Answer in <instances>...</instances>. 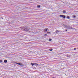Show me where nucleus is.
<instances>
[{"label":"nucleus","instance_id":"1","mask_svg":"<svg viewBox=\"0 0 78 78\" xmlns=\"http://www.w3.org/2000/svg\"><path fill=\"white\" fill-rule=\"evenodd\" d=\"M31 64L32 66H33L34 65H35V66H38V64H37V63H31Z\"/></svg>","mask_w":78,"mask_h":78},{"label":"nucleus","instance_id":"2","mask_svg":"<svg viewBox=\"0 0 78 78\" xmlns=\"http://www.w3.org/2000/svg\"><path fill=\"white\" fill-rule=\"evenodd\" d=\"M55 32V33H59V32H60V33H62V31L57 30Z\"/></svg>","mask_w":78,"mask_h":78},{"label":"nucleus","instance_id":"3","mask_svg":"<svg viewBox=\"0 0 78 78\" xmlns=\"http://www.w3.org/2000/svg\"><path fill=\"white\" fill-rule=\"evenodd\" d=\"M48 30V29H45L44 30V33H46V32Z\"/></svg>","mask_w":78,"mask_h":78},{"label":"nucleus","instance_id":"4","mask_svg":"<svg viewBox=\"0 0 78 78\" xmlns=\"http://www.w3.org/2000/svg\"><path fill=\"white\" fill-rule=\"evenodd\" d=\"M60 17H63L64 19H65L66 18V16H65L64 15H61L60 16Z\"/></svg>","mask_w":78,"mask_h":78},{"label":"nucleus","instance_id":"5","mask_svg":"<svg viewBox=\"0 0 78 78\" xmlns=\"http://www.w3.org/2000/svg\"><path fill=\"white\" fill-rule=\"evenodd\" d=\"M25 31H29V29L26 28L24 29Z\"/></svg>","mask_w":78,"mask_h":78},{"label":"nucleus","instance_id":"6","mask_svg":"<svg viewBox=\"0 0 78 78\" xmlns=\"http://www.w3.org/2000/svg\"><path fill=\"white\" fill-rule=\"evenodd\" d=\"M4 62L5 63H6V62H7V60H5L4 61Z\"/></svg>","mask_w":78,"mask_h":78},{"label":"nucleus","instance_id":"7","mask_svg":"<svg viewBox=\"0 0 78 78\" xmlns=\"http://www.w3.org/2000/svg\"><path fill=\"white\" fill-rule=\"evenodd\" d=\"M63 13H66V10H64L63 11Z\"/></svg>","mask_w":78,"mask_h":78},{"label":"nucleus","instance_id":"8","mask_svg":"<svg viewBox=\"0 0 78 78\" xmlns=\"http://www.w3.org/2000/svg\"><path fill=\"white\" fill-rule=\"evenodd\" d=\"M18 65H19L20 66H22V64L20 63H18Z\"/></svg>","mask_w":78,"mask_h":78},{"label":"nucleus","instance_id":"9","mask_svg":"<svg viewBox=\"0 0 78 78\" xmlns=\"http://www.w3.org/2000/svg\"><path fill=\"white\" fill-rule=\"evenodd\" d=\"M49 50L50 51H52V50H53V49H49Z\"/></svg>","mask_w":78,"mask_h":78},{"label":"nucleus","instance_id":"10","mask_svg":"<svg viewBox=\"0 0 78 78\" xmlns=\"http://www.w3.org/2000/svg\"><path fill=\"white\" fill-rule=\"evenodd\" d=\"M37 7L38 8H40V7H41V6H40V5H38Z\"/></svg>","mask_w":78,"mask_h":78},{"label":"nucleus","instance_id":"11","mask_svg":"<svg viewBox=\"0 0 78 78\" xmlns=\"http://www.w3.org/2000/svg\"><path fill=\"white\" fill-rule=\"evenodd\" d=\"M3 62V61L0 60V62Z\"/></svg>","mask_w":78,"mask_h":78},{"label":"nucleus","instance_id":"12","mask_svg":"<svg viewBox=\"0 0 78 78\" xmlns=\"http://www.w3.org/2000/svg\"><path fill=\"white\" fill-rule=\"evenodd\" d=\"M67 19H70V18H69V16H68L67 17Z\"/></svg>","mask_w":78,"mask_h":78},{"label":"nucleus","instance_id":"13","mask_svg":"<svg viewBox=\"0 0 78 78\" xmlns=\"http://www.w3.org/2000/svg\"><path fill=\"white\" fill-rule=\"evenodd\" d=\"M70 29H71V30L73 29V28L72 27H70Z\"/></svg>","mask_w":78,"mask_h":78},{"label":"nucleus","instance_id":"14","mask_svg":"<svg viewBox=\"0 0 78 78\" xmlns=\"http://www.w3.org/2000/svg\"><path fill=\"white\" fill-rule=\"evenodd\" d=\"M51 40H52L51 39H49V41H51Z\"/></svg>","mask_w":78,"mask_h":78},{"label":"nucleus","instance_id":"15","mask_svg":"<svg viewBox=\"0 0 78 78\" xmlns=\"http://www.w3.org/2000/svg\"><path fill=\"white\" fill-rule=\"evenodd\" d=\"M47 33H50V32H47Z\"/></svg>","mask_w":78,"mask_h":78},{"label":"nucleus","instance_id":"16","mask_svg":"<svg viewBox=\"0 0 78 78\" xmlns=\"http://www.w3.org/2000/svg\"><path fill=\"white\" fill-rule=\"evenodd\" d=\"M15 64H19V63H15Z\"/></svg>","mask_w":78,"mask_h":78},{"label":"nucleus","instance_id":"17","mask_svg":"<svg viewBox=\"0 0 78 78\" xmlns=\"http://www.w3.org/2000/svg\"><path fill=\"white\" fill-rule=\"evenodd\" d=\"M74 16V17H76V16Z\"/></svg>","mask_w":78,"mask_h":78},{"label":"nucleus","instance_id":"18","mask_svg":"<svg viewBox=\"0 0 78 78\" xmlns=\"http://www.w3.org/2000/svg\"><path fill=\"white\" fill-rule=\"evenodd\" d=\"M65 30L66 31H67V30Z\"/></svg>","mask_w":78,"mask_h":78},{"label":"nucleus","instance_id":"19","mask_svg":"<svg viewBox=\"0 0 78 78\" xmlns=\"http://www.w3.org/2000/svg\"><path fill=\"white\" fill-rule=\"evenodd\" d=\"M74 50H76V48H75L74 49Z\"/></svg>","mask_w":78,"mask_h":78},{"label":"nucleus","instance_id":"20","mask_svg":"<svg viewBox=\"0 0 78 78\" xmlns=\"http://www.w3.org/2000/svg\"><path fill=\"white\" fill-rule=\"evenodd\" d=\"M47 34H45V35H47Z\"/></svg>","mask_w":78,"mask_h":78}]
</instances>
